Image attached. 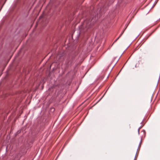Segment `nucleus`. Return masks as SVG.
Wrapping results in <instances>:
<instances>
[{
  "mask_svg": "<svg viewBox=\"0 0 160 160\" xmlns=\"http://www.w3.org/2000/svg\"><path fill=\"white\" fill-rule=\"evenodd\" d=\"M125 30L123 31V32H122V33L120 34V36H119V37L114 41V42H116V41L122 35V34L123 33L124 31Z\"/></svg>",
  "mask_w": 160,
  "mask_h": 160,
  "instance_id": "obj_1",
  "label": "nucleus"
},
{
  "mask_svg": "<svg viewBox=\"0 0 160 160\" xmlns=\"http://www.w3.org/2000/svg\"><path fill=\"white\" fill-rule=\"evenodd\" d=\"M125 30L123 31V32H122V33L120 34V36H119V37L114 41V42H116V41L122 35V34L123 33L124 31Z\"/></svg>",
  "mask_w": 160,
  "mask_h": 160,
  "instance_id": "obj_2",
  "label": "nucleus"
},
{
  "mask_svg": "<svg viewBox=\"0 0 160 160\" xmlns=\"http://www.w3.org/2000/svg\"><path fill=\"white\" fill-rule=\"evenodd\" d=\"M51 110H52V111H53L54 110V109L53 108H51Z\"/></svg>",
  "mask_w": 160,
  "mask_h": 160,
  "instance_id": "obj_3",
  "label": "nucleus"
},
{
  "mask_svg": "<svg viewBox=\"0 0 160 160\" xmlns=\"http://www.w3.org/2000/svg\"><path fill=\"white\" fill-rule=\"evenodd\" d=\"M139 129H138V133H139Z\"/></svg>",
  "mask_w": 160,
  "mask_h": 160,
  "instance_id": "obj_4",
  "label": "nucleus"
}]
</instances>
